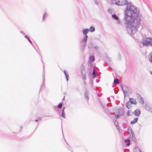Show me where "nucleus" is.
I'll return each instance as SVG.
<instances>
[{
  "label": "nucleus",
  "instance_id": "nucleus-1",
  "mask_svg": "<svg viewBox=\"0 0 152 152\" xmlns=\"http://www.w3.org/2000/svg\"><path fill=\"white\" fill-rule=\"evenodd\" d=\"M137 9L133 6H127L125 12V23L127 28L138 26L140 24V20L136 13Z\"/></svg>",
  "mask_w": 152,
  "mask_h": 152
},
{
  "label": "nucleus",
  "instance_id": "nucleus-2",
  "mask_svg": "<svg viewBox=\"0 0 152 152\" xmlns=\"http://www.w3.org/2000/svg\"><path fill=\"white\" fill-rule=\"evenodd\" d=\"M149 45H152V38L147 37L145 38L142 41L143 46H147Z\"/></svg>",
  "mask_w": 152,
  "mask_h": 152
},
{
  "label": "nucleus",
  "instance_id": "nucleus-3",
  "mask_svg": "<svg viewBox=\"0 0 152 152\" xmlns=\"http://www.w3.org/2000/svg\"><path fill=\"white\" fill-rule=\"evenodd\" d=\"M134 113L136 116H139L140 113V111L139 109H137L134 112Z\"/></svg>",
  "mask_w": 152,
  "mask_h": 152
},
{
  "label": "nucleus",
  "instance_id": "nucleus-4",
  "mask_svg": "<svg viewBox=\"0 0 152 152\" xmlns=\"http://www.w3.org/2000/svg\"><path fill=\"white\" fill-rule=\"evenodd\" d=\"M130 103L132 104H137V102L135 99L133 98L130 99Z\"/></svg>",
  "mask_w": 152,
  "mask_h": 152
},
{
  "label": "nucleus",
  "instance_id": "nucleus-5",
  "mask_svg": "<svg viewBox=\"0 0 152 152\" xmlns=\"http://www.w3.org/2000/svg\"><path fill=\"white\" fill-rule=\"evenodd\" d=\"M138 118H137L134 119L131 122V124H134L137 122L138 120Z\"/></svg>",
  "mask_w": 152,
  "mask_h": 152
},
{
  "label": "nucleus",
  "instance_id": "nucleus-6",
  "mask_svg": "<svg viewBox=\"0 0 152 152\" xmlns=\"http://www.w3.org/2000/svg\"><path fill=\"white\" fill-rule=\"evenodd\" d=\"M94 56H90L89 57V61L90 62H91L92 61H94Z\"/></svg>",
  "mask_w": 152,
  "mask_h": 152
},
{
  "label": "nucleus",
  "instance_id": "nucleus-7",
  "mask_svg": "<svg viewBox=\"0 0 152 152\" xmlns=\"http://www.w3.org/2000/svg\"><path fill=\"white\" fill-rule=\"evenodd\" d=\"M126 106L128 109H130L131 107V103L129 102H128L126 104Z\"/></svg>",
  "mask_w": 152,
  "mask_h": 152
},
{
  "label": "nucleus",
  "instance_id": "nucleus-8",
  "mask_svg": "<svg viewBox=\"0 0 152 152\" xmlns=\"http://www.w3.org/2000/svg\"><path fill=\"white\" fill-rule=\"evenodd\" d=\"M138 95H139V94H138ZM138 98L139 99H140V100L141 102V103H143L144 101L143 98L139 95V96L138 97Z\"/></svg>",
  "mask_w": 152,
  "mask_h": 152
},
{
  "label": "nucleus",
  "instance_id": "nucleus-9",
  "mask_svg": "<svg viewBox=\"0 0 152 152\" xmlns=\"http://www.w3.org/2000/svg\"><path fill=\"white\" fill-rule=\"evenodd\" d=\"M88 31V29H86L84 30L83 31V34L85 35H87V34Z\"/></svg>",
  "mask_w": 152,
  "mask_h": 152
},
{
  "label": "nucleus",
  "instance_id": "nucleus-10",
  "mask_svg": "<svg viewBox=\"0 0 152 152\" xmlns=\"http://www.w3.org/2000/svg\"><path fill=\"white\" fill-rule=\"evenodd\" d=\"M112 17L114 19H115L116 20H118V17L115 15H112Z\"/></svg>",
  "mask_w": 152,
  "mask_h": 152
},
{
  "label": "nucleus",
  "instance_id": "nucleus-11",
  "mask_svg": "<svg viewBox=\"0 0 152 152\" xmlns=\"http://www.w3.org/2000/svg\"><path fill=\"white\" fill-rule=\"evenodd\" d=\"M90 31L91 32H94L95 30V28L93 26H91L90 28Z\"/></svg>",
  "mask_w": 152,
  "mask_h": 152
},
{
  "label": "nucleus",
  "instance_id": "nucleus-12",
  "mask_svg": "<svg viewBox=\"0 0 152 152\" xmlns=\"http://www.w3.org/2000/svg\"><path fill=\"white\" fill-rule=\"evenodd\" d=\"M125 142H127V146H129L130 145V142L129 140H125Z\"/></svg>",
  "mask_w": 152,
  "mask_h": 152
},
{
  "label": "nucleus",
  "instance_id": "nucleus-13",
  "mask_svg": "<svg viewBox=\"0 0 152 152\" xmlns=\"http://www.w3.org/2000/svg\"><path fill=\"white\" fill-rule=\"evenodd\" d=\"M64 109L63 110L62 114H61L62 116L64 118L65 117V113H64Z\"/></svg>",
  "mask_w": 152,
  "mask_h": 152
},
{
  "label": "nucleus",
  "instance_id": "nucleus-14",
  "mask_svg": "<svg viewBox=\"0 0 152 152\" xmlns=\"http://www.w3.org/2000/svg\"><path fill=\"white\" fill-rule=\"evenodd\" d=\"M87 37H88L87 35H85V36L83 38V40L85 42H86V40L87 39Z\"/></svg>",
  "mask_w": 152,
  "mask_h": 152
},
{
  "label": "nucleus",
  "instance_id": "nucleus-15",
  "mask_svg": "<svg viewBox=\"0 0 152 152\" xmlns=\"http://www.w3.org/2000/svg\"><path fill=\"white\" fill-rule=\"evenodd\" d=\"M96 72L95 71H94L92 73V77L94 78L95 76Z\"/></svg>",
  "mask_w": 152,
  "mask_h": 152
},
{
  "label": "nucleus",
  "instance_id": "nucleus-16",
  "mask_svg": "<svg viewBox=\"0 0 152 152\" xmlns=\"http://www.w3.org/2000/svg\"><path fill=\"white\" fill-rule=\"evenodd\" d=\"M132 114V112L130 111L129 110L128 111L127 113V115L128 116H130Z\"/></svg>",
  "mask_w": 152,
  "mask_h": 152
},
{
  "label": "nucleus",
  "instance_id": "nucleus-17",
  "mask_svg": "<svg viewBox=\"0 0 152 152\" xmlns=\"http://www.w3.org/2000/svg\"><path fill=\"white\" fill-rule=\"evenodd\" d=\"M26 38L29 41V42L31 43H32V42L30 40L29 37L28 36H26Z\"/></svg>",
  "mask_w": 152,
  "mask_h": 152
},
{
  "label": "nucleus",
  "instance_id": "nucleus-18",
  "mask_svg": "<svg viewBox=\"0 0 152 152\" xmlns=\"http://www.w3.org/2000/svg\"><path fill=\"white\" fill-rule=\"evenodd\" d=\"M114 83L115 84L118 83L119 84V83L118 82V79H115L114 80Z\"/></svg>",
  "mask_w": 152,
  "mask_h": 152
},
{
  "label": "nucleus",
  "instance_id": "nucleus-19",
  "mask_svg": "<svg viewBox=\"0 0 152 152\" xmlns=\"http://www.w3.org/2000/svg\"><path fill=\"white\" fill-rule=\"evenodd\" d=\"M62 104L61 103H60L59 104L58 106V108H61L62 107Z\"/></svg>",
  "mask_w": 152,
  "mask_h": 152
},
{
  "label": "nucleus",
  "instance_id": "nucleus-20",
  "mask_svg": "<svg viewBox=\"0 0 152 152\" xmlns=\"http://www.w3.org/2000/svg\"><path fill=\"white\" fill-rule=\"evenodd\" d=\"M47 16V14H45L44 15L43 19V20H44L45 19V18Z\"/></svg>",
  "mask_w": 152,
  "mask_h": 152
},
{
  "label": "nucleus",
  "instance_id": "nucleus-21",
  "mask_svg": "<svg viewBox=\"0 0 152 152\" xmlns=\"http://www.w3.org/2000/svg\"><path fill=\"white\" fill-rule=\"evenodd\" d=\"M149 60L151 62H152V55L151 56V58H149Z\"/></svg>",
  "mask_w": 152,
  "mask_h": 152
},
{
  "label": "nucleus",
  "instance_id": "nucleus-22",
  "mask_svg": "<svg viewBox=\"0 0 152 152\" xmlns=\"http://www.w3.org/2000/svg\"><path fill=\"white\" fill-rule=\"evenodd\" d=\"M136 151H137L138 152H141V151L138 148L136 149Z\"/></svg>",
  "mask_w": 152,
  "mask_h": 152
},
{
  "label": "nucleus",
  "instance_id": "nucleus-23",
  "mask_svg": "<svg viewBox=\"0 0 152 152\" xmlns=\"http://www.w3.org/2000/svg\"><path fill=\"white\" fill-rule=\"evenodd\" d=\"M115 117L116 118H118L119 117V115H115Z\"/></svg>",
  "mask_w": 152,
  "mask_h": 152
},
{
  "label": "nucleus",
  "instance_id": "nucleus-24",
  "mask_svg": "<svg viewBox=\"0 0 152 152\" xmlns=\"http://www.w3.org/2000/svg\"><path fill=\"white\" fill-rule=\"evenodd\" d=\"M83 79H84L85 80H86V76H85V75H84L83 76Z\"/></svg>",
  "mask_w": 152,
  "mask_h": 152
},
{
  "label": "nucleus",
  "instance_id": "nucleus-25",
  "mask_svg": "<svg viewBox=\"0 0 152 152\" xmlns=\"http://www.w3.org/2000/svg\"><path fill=\"white\" fill-rule=\"evenodd\" d=\"M86 99H87V100H88V97L86 95Z\"/></svg>",
  "mask_w": 152,
  "mask_h": 152
},
{
  "label": "nucleus",
  "instance_id": "nucleus-26",
  "mask_svg": "<svg viewBox=\"0 0 152 152\" xmlns=\"http://www.w3.org/2000/svg\"><path fill=\"white\" fill-rule=\"evenodd\" d=\"M150 72V73L151 74V75H152V72H151H151Z\"/></svg>",
  "mask_w": 152,
  "mask_h": 152
},
{
  "label": "nucleus",
  "instance_id": "nucleus-27",
  "mask_svg": "<svg viewBox=\"0 0 152 152\" xmlns=\"http://www.w3.org/2000/svg\"><path fill=\"white\" fill-rule=\"evenodd\" d=\"M36 121H38V120H35Z\"/></svg>",
  "mask_w": 152,
  "mask_h": 152
}]
</instances>
